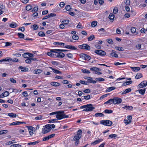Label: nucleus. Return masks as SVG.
I'll list each match as a JSON object with an SVG mask.
<instances>
[{"mask_svg":"<svg viewBox=\"0 0 147 147\" xmlns=\"http://www.w3.org/2000/svg\"><path fill=\"white\" fill-rule=\"evenodd\" d=\"M82 131L81 130L79 129L78 130L77 134L73 138V140L75 141V144L76 145H77L79 143V140L82 137Z\"/></svg>","mask_w":147,"mask_h":147,"instance_id":"1","label":"nucleus"},{"mask_svg":"<svg viewBox=\"0 0 147 147\" xmlns=\"http://www.w3.org/2000/svg\"><path fill=\"white\" fill-rule=\"evenodd\" d=\"M68 116L64 114V112L63 111H58L56 117L57 120H60L64 118H68Z\"/></svg>","mask_w":147,"mask_h":147,"instance_id":"2","label":"nucleus"},{"mask_svg":"<svg viewBox=\"0 0 147 147\" xmlns=\"http://www.w3.org/2000/svg\"><path fill=\"white\" fill-rule=\"evenodd\" d=\"M100 124L105 126H111L113 124L112 122L109 120H103L100 121Z\"/></svg>","mask_w":147,"mask_h":147,"instance_id":"3","label":"nucleus"},{"mask_svg":"<svg viewBox=\"0 0 147 147\" xmlns=\"http://www.w3.org/2000/svg\"><path fill=\"white\" fill-rule=\"evenodd\" d=\"M95 109L92 104H89L86 105V107L83 110V111L88 112L92 111Z\"/></svg>","mask_w":147,"mask_h":147,"instance_id":"4","label":"nucleus"},{"mask_svg":"<svg viewBox=\"0 0 147 147\" xmlns=\"http://www.w3.org/2000/svg\"><path fill=\"white\" fill-rule=\"evenodd\" d=\"M78 47L80 49L86 50H90V47L86 44H84L82 45H79Z\"/></svg>","mask_w":147,"mask_h":147,"instance_id":"5","label":"nucleus"},{"mask_svg":"<svg viewBox=\"0 0 147 147\" xmlns=\"http://www.w3.org/2000/svg\"><path fill=\"white\" fill-rule=\"evenodd\" d=\"M113 104L115 105L119 104L122 101V100L120 98L115 97L113 98Z\"/></svg>","mask_w":147,"mask_h":147,"instance_id":"6","label":"nucleus"},{"mask_svg":"<svg viewBox=\"0 0 147 147\" xmlns=\"http://www.w3.org/2000/svg\"><path fill=\"white\" fill-rule=\"evenodd\" d=\"M51 130L47 125H46L42 128V132L44 134H45L49 132Z\"/></svg>","mask_w":147,"mask_h":147,"instance_id":"7","label":"nucleus"},{"mask_svg":"<svg viewBox=\"0 0 147 147\" xmlns=\"http://www.w3.org/2000/svg\"><path fill=\"white\" fill-rule=\"evenodd\" d=\"M80 56L81 57L86 60H89L91 58L90 56L85 54H81Z\"/></svg>","mask_w":147,"mask_h":147,"instance_id":"8","label":"nucleus"},{"mask_svg":"<svg viewBox=\"0 0 147 147\" xmlns=\"http://www.w3.org/2000/svg\"><path fill=\"white\" fill-rule=\"evenodd\" d=\"M146 81H143L141 82L138 86V88H142L146 87L147 86Z\"/></svg>","mask_w":147,"mask_h":147,"instance_id":"9","label":"nucleus"},{"mask_svg":"<svg viewBox=\"0 0 147 147\" xmlns=\"http://www.w3.org/2000/svg\"><path fill=\"white\" fill-rule=\"evenodd\" d=\"M69 21L68 20H63L62 22V24L59 25V28H64L65 25L69 23Z\"/></svg>","mask_w":147,"mask_h":147,"instance_id":"10","label":"nucleus"},{"mask_svg":"<svg viewBox=\"0 0 147 147\" xmlns=\"http://www.w3.org/2000/svg\"><path fill=\"white\" fill-rule=\"evenodd\" d=\"M132 118L131 116H128L127 117V119L124 120V123L127 125L130 123L131 122Z\"/></svg>","mask_w":147,"mask_h":147,"instance_id":"11","label":"nucleus"},{"mask_svg":"<svg viewBox=\"0 0 147 147\" xmlns=\"http://www.w3.org/2000/svg\"><path fill=\"white\" fill-rule=\"evenodd\" d=\"M94 53L98 55H104L106 54V53L102 50H95Z\"/></svg>","mask_w":147,"mask_h":147,"instance_id":"12","label":"nucleus"},{"mask_svg":"<svg viewBox=\"0 0 147 147\" xmlns=\"http://www.w3.org/2000/svg\"><path fill=\"white\" fill-rule=\"evenodd\" d=\"M58 51H57L56 52H54L56 53L55 55L58 57L59 58H63L65 56V54L63 53L59 52H58Z\"/></svg>","mask_w":147,"mask_h":147,"instance_id":"13","label":"nucleus"},{"mask_svg":"<svg viewBox=\"0 0 147 147\" xmlns=\"http://www.w3.org/2000/svg\"><path fill=\"white\" fill-rule=\"evenodd\" d=\"M64 46L65 48L69 49H71L72 50H76L77 49V48L76 47L74 46H71V45H64Z\"/></svg>","mask_w":147,"mask_h":147,"instance_id":"14","label":"nucleus"},{"mask_svg":"<svg viewBox=\"0 0 147 147\" xmlns=\"http://www.w3.org/2000/svg\"><path fill=\"white\" fill-rule=\"evenodd\" d=\"M103 140L102 139L100 138L98 139V140H96L92 142L91 144L92 145H94L97 144H98L100 142H102Z\"/></svg>","mask_w":147,"mask_h":147,"instance_id":"15","label":"nucleus"},{"mask_svg":"<svg viewBox=\"0 0 147 147\" xmlns=\"http://www.w3.org/2000/svg\"><path fill=\"white\" fill-rule=\"evenodd\" d=\"M27 127L30 135H32L34 134V127L32 126H28Z\"/></svg>","mask_w":147,"mask_h":147,"instance_id":"16","label":"nucleus"},{"mask_svg":"<svg viewBox=\"0 0 147 147\" xmlns=\"http://www.w3.org/2000/svg\"><path fill=\"white\" fill-rule=\"evenodd\" d=\"M110 55L112 57H114L116 58L118 57V56L117 54L116 53V52L114 50H112L111 53L110 54Z\"/></svg>","mask_w":147,"mask_h":147,"instance_id":"17","label":"nucleus"},{"mask_svg":"<svg viewBox=\"0 0 147 147\" xmlns=\"http://www.w3.org/2000/svg\"><path fill=\"white\" fill-rule=\"evenodd\" d=\"M115 15L112 13H111L109 16V18L111 22H113L114 20Z\"/></svg>","mask_w":147,"mask_h":147,"instance_id":"18","label":"nucleus"},{"mask_svg":"<svg viewBox=\"0 0 147 147\" xmlns=\"http://www.w3.org/2000/svg\"><path fill=\"white\" fill-rule=\"evenodd\" d=\"M122 108L126 110H132L133 109V107L131 106L126 105L123 107Z\"/></svg>","mask_w":147,"mask_h":147,"instance_id":"19","label":"nucleus"},{"mask_svg":"<svg viewBox=\"0 0 147 147\" xmlns=\"http://www.w3.org/2000/svg\"><path fill=\"white\" fill-rule=\"evenodd\" d=\"M25 134L24 130L20 129L19 130V138L24 136Z\"/></svg>","mask_w":147,"mask_h":147,"instance_id":"20","label":"nucleus"},{"mask_svg":"<svg viewBox=\"0 0 147 147\" xmlns=\"http://www.w3.org/2000/svg\"><path fill=\"white\" fill-rule=\"evenodd\" d=\"M53 44L55 45L63 46L65 44L64 43L62 42H55L53 43Z\"/></svg>","mask_w":147,"mask_h":147,"instance_id":"21","label":"nucleus"},{"mask_svg":"<svg viewBox=\"0 0 147 147\" xmlns=\"http://www.w3.org/2000/svg\"><path fill=\"white\" fill-rule=\"evenodd\" d=\"M42 72V70L40 69H35L33 71V73L36 74H40Z\"/></svg>","mask_w":147,"mask_h":147,"instance_id":"22","label":"nucleus"},{"mask_svg":"<svg viewBox=\"0 0 147 147\" xmlns=\"http://www.w3.org/2000/svg\"><path fill=\"white\" fill-rule=\"evenodd\" d=\"M146 90V88H144L143 89H141L136 91V92H138L141 95H144Z\"/></svg>","mask_w":147,"mask_h":147,"instance_id":"23","label":"nucleus"},{"mask_svg":"<svg viewBox=\"0 0 147 147\" xmlns=\"http://www.w3.org/2000/svg\"><path fill=\"white\" fill-rule=\"evenodd\" d=\"M11 60V58L10 57H7L5 59H3L0 60V62L3 61H10Z\"/></svg>","mask_w":147,"mask_h":147,"instance_id":"24","label":"nucleus"},{"mask_svg":"<svg viewBox=\"0 0 147 147\" xmlns=\"http://www.w3.org/2000/svg\"><path fill=\"white\" fill-rule=\"evenodd\" d=\"M24 34L22 33H19V38H23L24 39L26 40H32V39L31 38H25L24 37Z\"/></svg>","mask_w":147,"mask_h":147,"instance_id":"25","label":"nucleus"},{"mask_svg":"<svg viewBox=\"0 0 147 147\" xmlns=\"http://www.w3.org/2000/svg\"><path fill=\"white\" fill-rule=\"evenodd\" d=\"M94 116L96 117H104V115L101 113H95L94 115Z\"/></svg>","mask_w":147,"mask_h":147,"instance_id":"26","label":"nucleus"},{"mask_svg":"<svg viewBox=\"0 0 147 147\" xmlns=\"http://www.w3.org/2000/svg\"><path fill=\"white\" fill-rule=\"evenodd\" d=\"M53 71L54 73L56 74H61L62 73L61 72L57 69H55L53 68L52 67H49Z\"/></svg>","mask_w":147,"mask_h":147,"instance_id":"27","label":"nucleus"},{"mask_svg":"<svg viewBox=\"0 0 147 147\" xmlns=\"http://www.w3.org/2000/svg\"><path fill=\"white\" fill-rule=\"evenodd\" d=\"M131 68L134 71H138L140 69V68L139 67H132Z\"/></svg>","mask_w":147,"mask_h":147,"instance_id":"28","label":"nucleus"},{"mask_svg":"<svg viewBox=\"0 0 147 147\" xmlns=\"http://www.w3.org/2000/svg\"><path fill=\"white\" fill-rule=\"evenodd\" d=\"M116 88L115 87H111L107 88L106 90V92H109L115 89Z\"/></svg>","mask_w":147,"mask_h":147,"instance_id":"29","label":"nucleus"},{"mask_svg":"<svg viewBox=\"0 0 147 147\" xmlns=\"http://www.w3.org/2000/svg\"><path fill=\"white\" fill-rule=\"evenodd\" d=\"M113 103V99H110L104 103L105 104L111 105Z\"/></svg>","mask_w":147,"mask_h":147,"instance_id":"30","label":"nucleus"},{"mask_svg":"<svg viewBox=\"0 0 147 147\" xmlns=\"http://www.w3.org/2000/svg\"><path fill=\"white\" fill-rule=\"evenodd\" d=\"M51 63L53 65L57 66L58 67H60L61 65L60 63L59 62L55 61H52Z\"/></svg>","mask_w":147,"mask_h":147,"instance_id":"31","label":"nucleus"},{"mask_svg":"<svg viewBox=\"0 0 147 147\" xmlns=\"http://www.w3.org/2000/svg\"><path fill=\"white\" fill-rule=\"evenodd\" d=\"M131 90V89L129 88L125 89V91L122 92L121 94H124L130 92Z\"/></svg>","mask_w":147,"mask_h":147,"instance_id":"32","label":"nucleus"},{"mask_svg":"<svg viewBox=\"0 0 147 147\" xmlns=\"http://www.w3.org/2000/svg\"><path fill=\"white\" fill-rule=\"evenodd\" d=\"M54 50V49L51 50L50 52H48L47 53V55L50 57H54V55L52 53L53 52L52 51Z\"/></svg>","mask_w":147,"mask_h":147,"instance_id":"33","label":"nucleus"},{"mask_svg":"<svg viewBox=\"0 0 147 147\" xmlns=\"http://www.w3.org/2000/svg\"><path fill=\"white\" fill-rule=\"evenodd\" d=\"M8 115L11 118H15L16 116V114L12 113H8Z\"/></svg>","mask_w":147,"mask_h":147,"instance_id":"34","label":"nucleus"},{"mask_svg":"<svg viewBox=\"0 0 147 147\" xmlns=\"http://www.w3.org/2000/svg\"><path fill=\"white\" fill-rule=\"evenodd\" d=\"M19 69L21 70L22 71H26L28 70V68L26 67H24L22 66L19 67Z\"/></svg>","mask_w":147,"mask_h":147,"instance_id":"35","label":"nucleus"},{"mask_svg":"<svg viewBox=\"0 0 147 147\" xmlns=\"http://www.w3.org/2000/svg\"><path fill=\"white\" fill-rule=\"evenodd\" d=\"M109 138H111L113 139H115L117 137V135L116 134H111L109 135Z\"/></svg>","mask_w":147,"mask_h":147,"instance_id":"36","label":"nucleus"},{"mask_svg":"<svg viewBox=\"0 0 147 147\" xmlns=\"http://www.w3.org/2000/svg\"><path fill=\"white\" fill-rule=\"evenodd\" d=\"M17 24L15 22H12L9 25L11 28H16L17 27Z\"/></svg>","mask_w":147,"mask_h":147,"instance_id":"37","label":"nucleus"},{"mask_svg":"<svg viewBox=\"0 0 147 147\" xmlns=\"http://www.w3.org/2000/svg\"><path fill=\"white\" fill-rule=\"evenodd\" d=\"M39 142V141L37 140L33 142H31L29 143L28 144V145H36V144L38 143Z\"/></svg>","mask_w":147,"mask_h":147,"instance_id":"38","label":"nucleus"},{"mask_svg":"<svg viewBox=\"0 0 147 147\" xmlns=\"http://www.w3.org/2000/svg\"><path fill=\"white\" fill-rule=\"evenodd\" d=\"M50 84L51 85L55 86H58L60 85L57 82H52L50 83Z\"/></svg>","mask_w":147,"mask_h":147,"instance_id":"39","label":"nucleus"},{"mask_svg":"<svg viewBox=\"0 0 147 147\" xmlns=\"http://www.w3.org/2000/svg\"><path fill=\"white\" fill-rule=\"evenodd\" d=\"M142 77V74L141 73H138L137 74L136 76H135V78L136 79H139L140 78H141Z\"/></svg>","mask_w":147,"mask_h":147,"instance_id":"40","label":"nucleus"},{"mask_svg":"<svg viewBox=\"0 0 147 147\" xmlns=\"http://www.w3.org/2000/svg\"><path fill=\"white\" fill-rule=\"evenodd\" d=\"M95 37L94 35H90L88 38V41H91L93 40L94 38Z\"/></svg>","mask_w":147,"mask_h":147,"instance_id":"41","label":"nucleus"},{"mask_svg":"<svg viewBox=\"0 0 147 147\" xmlns=\"http://www.w3.org/2000/svg\"><path fill=\"white\" fill-rule=\"evenodd\" d=\"M9 92L7 91H5L2 94L3 97H5L9 95Z\"/></svg>","mask_w":147,"mask_h":147,"instance_id":"42","label":"nucleus"},{"mask_svg":"<svg viewBox=\"0 0 147 147\" xmlns=\"http://www.w3.org/2000/svg\"><path fill=\"white\" fill-rule=\"evenodd\" d=\"M95 80L96 81L98 82H102L105 80L102 78H96Z\"/></svg>","mask_w":147,"mask_h":147,"instance_id":"43","label":"nucleus"},{"mask_svg":"<svg viewBox=\"0 0 147 147\" xmlns=\"http://www.w3.org/2000/svg\"><path fill=\"white\" fill-rule=\"evenodd\" d=\"M97 24V22L96 21H93L91 23V26L93 27H95Z\"/></svg>","mask_w":147,"mask_h":147,"instance_id":"44","label":"nucleus"},{"mask_svg":"<svg viewBox=\"0 0 147 147\" xmlns=\"http://www.w3.org/2000/svg\"><path fill=\"white\" fill-rule=\"evenodd\" d=\"M57 51H61V52H64L67 51L66 50H63V49H55L54 50H53L52 51L53 52H56Z\"/></svg>","mask_w":147,"mask_h":147,"instance_id":"45","label":"nucleus"},{"mask_svg":"<svg viewBox=\"0 0 147 147\" xmlns=\"http://www.w3.org/2000/svg\"><path fill=\"white\" fill-rule=\"evenodd\" d=\"M106 41L109 44L112 45L113 44V41L112 40L111 38L107 39Z\"/></svg>","mask_w":147,"mask_h":147,"instance_id":"46","label":"nucleus"},{"mask_svg":"<svg viewBox=\"0 0 147 147\" xmlns=\"http://www.w3.org/2000/svg\"><path fill=\"white\" fill-rule=\"evenodd\" d=\"M115 49L119 51H123L124 50L123 48L120 47H116Z\"/></svg>","mask_w":147,"mask_h":147,"instance_id":"47","label":"nucleus"},{"mask_svg":"<svg viewBox=\"0 0 147 147\" xmlns=\"http://www.w3.org/2000/svg\"><path fill=\"white\" fill-rule=\"evenodd\" d=\"M42 116L41 115H39L37 117H35V119L36 120H40L42 119Z\"/></svg>","mask_w":147,"mask_h":147,"instance_id":"48","label":"nucleus"},{"mask_svg":"<svg viewBox=\"0 0 147 147\" xmlns=\"http://www.w3.org/2000/svg\"><path fill=\"white\" fill-rule=\"evenodd\" d=\"M38 35L41 37H43L45 36V34L42 32H40L38 33Z\"/></svg>","mask_w":147,"mask_h":147,"instance_id":"49","label":"nucleus"},{"mask_svg":"<svg viewBox=\"0 0 147 147\" xmlns=\"http://www.w3.org/2000/svg\"><path fill=\"white\" fill-rule=\"evenodd\" d=\"M132 81H127L126 82L124 83L123 84L124 86H126L127 85L130 84L132 83Z\"/></svg>","mask_w":147,"mask_h":147,"instance_id":"50","label":"nucleus"},{"mask_svg":"<svg viewBox=\"0 0 147 147\" xmlns=\"http://www.w3.org/2000/svg\"><path fill=\"white\" fill-rule=\"evenodd\" d=\"M8 131L7 130H3L0 131V135L5 134L7 133Z\"/></svg>","mask_w":147,"mask_h":147,"instance_id":"51","label":"nucleus"},{"mask_svg":"<svg viewBox=\"0 0 147 147\" xmlns=\"http://www.w3.org/2000/svg\"><path fill=\"white\" fill-rule=\"evenodd\" d=\"M104 112L106 113L110 114L112 113L113 111L111 110L106 109L105 110Z\"/></svg>","mask_w":147,"mask_h":147,"instance_id":"52","label":"nucleus"},{"mask_svg":"<svg viewBox=\"0 0 147 147\" xmlns=\"http://www.w3.org/2000/svg\"><path fill=\"white\" fill-rule=\"evenodd\" d=\"M48 127H49V128L50 129V130H51V129L52 128H54L55 127V125L53 124H47Z\"/></svg>","mask_w":147,"mask_h":147,"instance_id":"53","label":"nucleus"},{"mask_svg":"<svg viewBox=\"0 0 147 147\" xmlns=\"http://www.w3.org/2000/svg\"><path fill=\"white\" fill-rule=\"evenodd\" d=\"M90 69L92 71H99L100 70V69L96 67H91L90 68Z\"/></svg>","mask_w":147,"mask_h":147,"instance_id":"54","label":"nucleus"},{"mask_svg":"<svg viewBox=\"0 0 147 147\" xmlns=\"http://www.w3.org/2000/svg\"><path fill=\"white\" fill-rule=\"evenodd\" d=\"M31 58H28L25 60V62L26 63H30L31 62Z\"/></svg>","mask_w":147,"mask_h":147,"instance_id":"55","label":"nucleus"},{"mask_svg":"<svg viewBox=\"0 0 147 147\" xmlns=\"http://www.w3.org/2000/svg\"><path fill=\"white\" fill-rule=\"evenodd\" d=\"M18 125V121L14 122L10 124V125Z\"/></svg>","mask_w":147,"mask_h":147,"instance_id":"56","label":"nucleus"},{"mask_svg":"<svg viewBox=\"0 0 147 147\" xmlns=\"http://www.w3.org/2000/svg\"><path fill=\"white\" fill-rule=\"evenodd\" d=\"M118 9L117 7H115L113 9V12L114 14H116L118 12Z\"/></svg>","mask_w":147,"mask_h":147,"instance_id":"57","label":"nucleus"},{"mask_svg":"<svg viewBox=\"0 0 147 147\" xmlns=\"http://www.w3.org/2000/svg\"><path fill=\"white\" fill-rule=\"evenodd\" d=\"M84 99L88 100L90 98V96L89 95H88L87 96H83Z\"/></svg>","mask_w":147,"mask_h":147,"instance_id":"58","label":"nucleus"},{"mask_svg":"<svg viewBox=\"0 0 147 147\" xmlns=\"http://www.w3.org/2000/svg\"><path fill=\"white\" fill-rule=\"evenodd\" d=\"M125 63H120L118 62H116L114 63V65H120L125 64Z\"/></svg>","mask_w":147,"mask_h":147,"instance_id":"59","label":"nucleus"},{"mask_svg":"<svg viewBox=\"0 0 147 147\" xmlns=\"http://www.w3.org/2000/svg\"><path fill=\"white\" fill-rule=\"evenodd\" d=\"M65 8L66 10L69 11L71 9V7L70 5H67L65 6Z\"/></svg>","mask_w":147,"mask_h":147,"instance_id":"60","label":"nucleus"},{"mask_svg":"<svg viewBox=\"0 0 147 147\" xmlns=\"http://www.w3.org/2000/svg\"><path fill=\"white\" fill-rule=\"evenodd\" d=\"M26 8L27 10L29 11L31 9L32 7L30 5H28L26 7Z\"/></svg>","mask_w":147,"mask_h":147,"instance_id":"61","label":"nucleus"},{"mask_svg":"<svg viewBox=\"0 0 147 147\" xmlns=\"http://www.w3.org/2000/svg\"><path fill=\"white\" fill-rule=\"evenodd\" d=\"M72 38L74 40H78L79 37L78 36L74 35L72 36Z\"/></svg>","mask_w":147,"mask_h":147,"instance_id":"62","label":"nucleus"},{"mask_svg":"<svg viewBox=\"0 0 147 147\" xmlns=\"http://www.w3.org/2000/svg\"><path fill=\"white\" fill-rule=\"evenodd\" d=\"M69 58H72L73 57V55L71 53H69L67 54L66 55Z\"/></svg>","mask_w":147,"mask_h":147,"instance_id":"63","label":"nucleus"},{"mask_svg":"<svg viewBox=\"0 0 147 147\" xmlns=\"http://www.w3.org/2000/svg\"><path fill=\"white\" fill-rule=\"evenodd\" d=\"M83 92L87 93H89L90 92V90L89 89H87L84 90Z\"/></svg>","mask_w":147,"mask_h":147,"instance_id":"64","label":"nucleus"}]
</instances>
